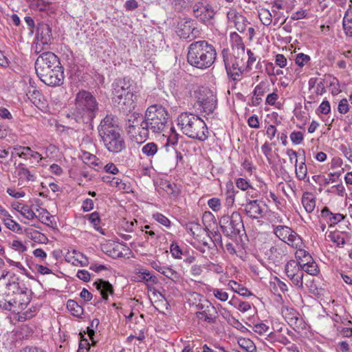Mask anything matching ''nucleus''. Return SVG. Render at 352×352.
<instances>
[{"mask_svg": "<svg viewBox=\"0 0 352 352\" xmlns=\"http://www.w3.org/2000/svg\"><path fill=\"white\" fill-rule=\"evenodd\" d=\"M290 140L294 144H300L304 140V135L301 131H293L290 134Z\"/></svg>", "mask_w": 352, "mask_h": 352, "instance_id": "13d9d810", "label": "nucleus"}, {"mask_svg": "<svg viewBox=\"0 0 352 352\" xmlns=\"http://www.w3.org/2000/svg\"><path fill=\"white\" fill-rule=\"evenodd\" d=\"M132 83L128 78L116 79L112 84L113 101L120 105L132 104Z\"/></svg>", "mask_w": 352, "mask_h": 352, "instance_id": "39448f33", "label": "nucleus"}, {"mask_svg": "<svg viewBox=\"0 0 352 352\" xmlns=\"http://www.w3.org/2000/svg\"><path fill=\"white\" fill-rule=\"evenodd\" d=\"M318 110L322 114H329L331 111V106L329 102L326 100H323L320 104Z\"/></svg>", "mask_w": 352, "mask_h": 352, "instance_id": "774afa93", "label": "nucleus"}, {"mask_svg": "<svg viewBox=\"0 0 352 352\" xmlns=\"http://www.w3.org/2000/svg\"><path fill=\"white\" fill-rule=\"evenodd\" d=\"M297 249L298 250L296 252V258L298 260L296 261L297 263H306V261L312 259V257L309 252L302 249V247L298 248Z\"/></svg>", "mask_w": 352, "mask_h": 352, "instance_id": "49530a36", "label": "nucleus"}, {"mask_svg": "<svg viewBox=\"0 0 352 352\" xmlns=\"http://www.w3.org/2000/svg\"><path fill=\"white\" fill-rule=\"evenodd\" d=\"M60 65L58 56L51 52H46L41 54L35 62V69L38 77L41 76V72H45L44 69L48 72L51 69H55L56 67Z\"/></svg>", "mask_w": 352, "mask_h": 352, "instance_id": "9d476101", "label": "nucleus"}, {"mask_svg": "<svg viewBox=\"0 0 352 352\" xmlns=\"http://www.w3.org/2000/svg\"><path fill=\"white\" fill-rule=\"evenodd\" d=\"M109 152L118 153L126 147L125 142L121 133L102 141Z\"/></svg>", "mask_w": 352, "mask_h": 352, "instance_id": "6ab92c4d", "label": "nucleus"}, {"mask_svg": "<svg viewBox=\"0 0 352 352\" xmlns=\"http://www.w3.org/2000/svg\"><path fill=\"white\" fill-rule=\"evenodd\" d=\"M230 42L231 47L234 53H236V56L245 54V46L243 41V38L236 32H232L230 34Z\"/></svg>", "mask_w": 352, "mask_h": 352, "instance_id": "393cba45", "label": "nucleus"}, {"mask_svg": "<svg viewBox=\"0 0 352 352\" xmlns=\"http://www.w3.org/2000/svg\"><path fill=\"white\" fill-rule=\"evenodd\" d=\"M168 116V111L162 105H151L146 110L143 120H139L135 118L133 120H128V132L135 135L137 141L144 142L150 131L153 133H161L164 131Z\"/></svg>", "mask_w": 352, "mask_h": 352, "instance_id": "f257e3e1", "label": "nucleus"}, {"mask_svg": "<svg viewBox=\"0 0 352 352\" xmlns=\"http://www.w3.org/2000/svg\"><path fill=\"white\" fill-rule=\"evenodd\" d=\"M327 238L329 241L336 243L338 246L344 245L345 244L344 239L338 232H331L328 234Z\"/></svg>", "mask_w": 352, "mask_h": 352, "instance_id": "864d4df0", "label": "nucleus"}, {"mask_svg": "<svg viewBox=\"0 0 352 352\" xmlns=\"http://www.w3.org/2000/svg\"><path fill=\"white\" fill-rule=\"evenodd\" d=\"M216 58L214 47L205 40L195 41L188 46L187 60L195 67L208 69L214 64Z\"/></svg>", "mask_w": 352, "mask_h": 352, "instance_id": "f03ea898", "label": "nucleus"}, {"mask_svg": "<svg viewBox=\"0 0 352 352\" xmlns=\"http://www.w3.org/2000/svg\"><path fill=\"white\" fill-rule=\"evenodd\" d=\"M302 204L307 213H311L316 208V198L311 192L303 193L301 199Z\"/></svg>", "mask_w": 352, "mask_h": 352, "instance_id": "c756f323", "label": "nucleus"}, {"mask_svg": "<svg viewBox=\"0 0 352 352\" xmlns=\"http://www.w3.org/2000/svg\"><path fill=\"white\" fill-rule=\"evenodd\" d=\"M310 60L311 58L309 56L303 53H299L296 56L295 63L300 67H302L307 65L310 61Z\"/></svg>", "mask_w": 352, "mask_h": 352, "instance_id": "6e6d98bb", "label": "nucleus"}, {"mask_svg": "<svg viewBox=\"0 0 352 352\" xmlns=\"http://www.w3.org/2000/svg\"><path fill=\"white\" fill-rule=\"evenodd\" d=\"M153 218L161 225L166 227H170V221L164 214L160 212H155L153 214Z\"/></svg>", "mask_w": 352, "mask_h": 352, "instance_id": "3c124183", "label": "nucleus"}, {"mask_svg": "<svg viewBox=\"0 0 352 352\" xmlns=\"http://www.w3.org/2000/svg\"><path fill=\"white\" fill-rule=\"evenodd\" d=\"M208 205L214 212H217L221 209V201L219 198H211L208 201Z\"/></svg>", "mask_w": 352, "mask_h": 352, "instance_id": "0e129e2a", "label": "nucleus"}, {"mask_svg": "<svg viewBox=\"0 0 352 352\" xmlns=\"http://www.w3.org/2000/svg\"><path fill=\"white\" fill-rule=\"evenodd\" d=\"M227 18L228 22L230 23H233L239 32H243L245 31L248 22L246 18L239 13L236 10L230 9L227 12Z\"/></svg>", "mask_w": 352, "mask_h": 352, "instance_id": "4be33fe9", "label": "nucleus"}, {"mask_svg": "<svg viewBox=\"0 0 352 352\" xmlns=\"http://www.w3.org/2000/svg\"><path fill=\"white\" fill-rule=\"evenodd\" d=\"M287 247L284 243L276 244L265 252V258L270 263L276 266L282 264L287 258Z\"/></svg>", "mask_w": 352, "mask_h": 352, "instance_id": "ddd939ff", "label": "nucleus"}, {"mask_svg": "<svg viewBox=\"0 0 352 352\" xmlns=\"http://www.w3.org/2000/svg\"><path fill=\"white\" fill-rule=\"evenodd\" d=\"M338 110L341 114H346L349 111V105L347 99L343 98L339 102Z\"/></svg>", "mask_w": 352, "mask_h": 352, "instance_id": "338daca9", "label": "nucleus"}, {"mask_svg": "<svg viewBox=\"0 0 352 352\" xmlns=\"http://www.w3.org/2000/svg\"><path fill=\"white\" fill-rule=\"evenodd\" d=\"M67 309L72 315L76 317H80L83 314L82 307L74 300H69L67 302Z\"/></svg>", "mask_w": 352, "mask_h": 352, "instance_id": "4c0bfd02", "label": "nucleus"}, {"mask_svg": "<svg viewBox=\"0 0 352 352\" xmlns=\"http://www.w3.org/2000/svg\"><path fill=\"white\" fill-rule=\"evenodd\" d=\"M41 72V76L38 77L41 81L48 86H60L64 81L63 69L60 65L54 69H51L49 72L44 69Z\"/></svg>", "mask_w": 352, "mask_h": 352, "instance_id": "2eb2a0df", "label": "nucleus"}, {"mask_svg": "<svg viewBox=\"0 0 352 352\" xmlns=\"http://www.w3.org/2000/svg\"><path fill=\"white\" fill-rule=\"evenodd\" d=\"M236 186L243 191L252 188L249 182L243 178H238L236 181Z\"/></svg>", "mask_w": 352, "mask_h": 352, "instance_id": "69168bd1", "label": "nucleus"}, {"mask_svg": "<svg viewBox=\"0 0 352 352\" xmlns=\"http://www.w3.org/2000/svg\"><path fill=\"white\" fill-rule=\"evenodd\" d=\"M5 226L10 230L15 232H21L22 228L21 226L15 221L12 219V217L5 219L3 222Z\"/></svg>", "mask_w": 352, "mask_h": 352, "instance_id": "8fccbe9b", "label": "nucleus"}, {"mask_svg": "<svg viewBox=\"0 0 352 352\" xmlns=\"http://www.w3.org/2000/svg\"><path fill=\"white\" fill-rule=\"evenodd\" d=\"M88 220L93 225L94 229L101 234H104L102 228L99 226L100 223V218L97 212H94L91 214L87 215Z\"/></svg>", "mask_w": 352, "mask_h": 352, "instance_id": "79ce46f5", "label": "nucleus"}, {"mask_svg": "<svg viewBox=\"0 0 352 352\" xmlns=\"http://www.w3.org/2000/svg\"><path fill=\"white\" fill-rule=\"evenodd\" d=\"M252 329L255 333L262 335L268 331L269 327L263 322H258L254 324Z\"/></svg>", "mask_w": 352, "mask_h": 352, "instance_id": "e2e57ef3", "label": "nucleus"}, {"mask_svg": "<svg viewBox=\"0 0 352 352\" xmlns=\"http://www.w3.org/2000/svg\"><path fill=\"white\" fill-rule=\"evenodd\" d=\"M192 24V21L190 19H186L184 21L178 23L177 32L182 38H190V34L193 30Z\"/></svg>", "mask_w": 352, "mask_h": 352, "instance_id": "a878e982", "label": "nucleus"}, {"mask_svg": "<svg viewBox=\"0 0 352 352\" xmlns=\"http://www.w3.org/2000/svg\"><path fill=\"white\" fill-rule=\"evenodd\" d=\"M199 309L201 311L196 313V316L199 320H202L209 324L216 323L218 318L217 307L210 303H208L206 305H201Z\"/></svg>", "mask_w": 352, "mask_h": 352, "instance_id": "a211bd4d", "label": "nucleus"}, {"mask_svg": "<svg viewBox=\"0 0 352 352\" xmlns=\"http://www.w3.org/2000/svg\"><path fill=\"white\" fill-rule=\"evenodd\" d=\"M219 225L224 235L229 237L239 234L244 228L241 215L236 211L230 215L222 216L219 220Z\"/></svg>", "mask_w": 352, "mask_h": 352, "instance_id": "423d86ee", "label": "nucleus"}, {"mask_svg": "<svg viewBox=\"0 0 352 352\" xmlns=\"http://www.w3.org/2000/svg\"><path fill=\"white\" fill-rule=\"evenodd\" d=\"M177 124L182 133L190 138L204 141L208 138L209 132L206 124L195 114L182 113L177 118Z\"/></svg>", "mask_w": 352, "mask_h": 352, "instance_id": "7ed1b4c3", "label": "nucleus"}, {"mask_svg": "<svg viewBox=\"0 0 352 352\" xmlns=\"http://www.w3.org/2000/svg\"><path fill=\"white\" fill-rule=\"evenodd\" d=\"M158 151V146L155 142H148L143 145L141 151L148 157H153Z\"/></svg>", "mask_w": 352, "mask_h": 352, "instance_id": "ea45409f", "label": "nucleus"}, {"mask_svg": "<svg viewBox=\"0 0 352 352\" xmlns=\"http://www.w3.org/2000/svg\"><path fill=\"white\" fill-rule=\"evenodd\" d=\"M269 85L266 82H261L254 89V96L262 97L269 91Z\"/></svg>", "mask_w": 352, "mask_h": 352, "instance_id": "09e8293b", "label": "nucleus"}, {"mask_svg": "<svg viewBox=\"0 0 352 352\" xmlns=\"http://www.w3.org/2000/svg\"><path fill=\"white\" fill-rule=\"evenodd\" d=\"M136 276L138 281L151 282L153 283L157 282V278L151 275L148 270L144 268L138 269Z\"/></svg>", "mask_w": 352, "mask_h": 352, "instance_id": "f704fd0d", "label": "nucleus"}, {"mask_svg": "<svg viewBox=\"0 0 352 352\" xmlns=\"http://www.w3.org/2000/svg\"><path fill=\"white\" fill-rule=\"evenodd\" d=\"M299 263L300 270H302V272H305L307 274L312 275V276H316L320 272L318 265L312 259L306 261V263Z\"/></svg>", "mask_w": 352, "mask_h": 352, "instance_id": "72a5a7b5", "label": "nucleus"}, {"mask_svg": "<svg viewBox=\"0 0 352 352\" xmlns=\"http://www.w3.org/2000/svg\"><path fill=\"white\" fill-rule=\"evenodd\" d=\"M258 16L264 25L268 26L272 22V14L267 9H261L258 12Z\"/></svg>", "mask_w": 352, "mask_h": 352, "instance_id": "c03bdc74", "label": "nucleus"}, {"mask_svg": "<svg viewBox=\"0 0 352 352\" xmlns=\"http://www.w3.org/2000/svg\"><path fill=\"white\" fill-rule=\"evenodd\" d=\"M5 287L9 294H11L12 297L21 292H28V289L25 287V284L15 276H12L9 278Z\"/></svg>", "mask_w": 352, "mask_h": 352, "instance_id": "b1692460", "label": "nucleus"}, {"mask_svg": "<svg viewBox=\"0 0 352 352\" xmlns=\"http://www.w3.org/2000/svg\"><path fill=\"white\" fill-rule=\"evenodd\" d=\"M162 274L174 282L179 281L181 278L179 273L169 266H164Z\"/></svg>", "mask_w": 352, "mask_h": 352, "instance_id": "37998d69", "label": "nucleus"}, {"mask_svg": "<svg viewBox=\"0 0 352 352\" xmlns=\"http://www.w3.org/2000/svg\"><path fill=\"white\" fill-rule=\"evenodd\" d=\"M265 204L262 200L246 199V204L244 206L245 214L251 219H259L263 217L264 214Z\"/></svg>", "mask_w": 352, "mask_h": 352, "instance_id": "f3484780", "label": "nucleus"}, {"mask_svg": "<svg viewBox=\"0 0 352 352\" xmlns=\"http://www.w3.org/2000/svg\"><path fill=\"white\" fill-rule=\"evenodd\" d=\"M228 287L235 293L243 296H250L252 294L245 287L239 284L234 280H230L228 283Z\"/></svg>", "mask_w": 352, "mask_h": 352, "instance_id": "c9c22d12", "label": "nucleus"}, {"mask_svg": "<svg viewBox=\"0 0 352 352\" xmlns=\"http://www.w3.org/2000/svg\"><path fill=\"white\" fill-rule=\"evenodd\" d=\"M285 271L292 285L298 289H303L304 272L300 270L299 263L294 260L289 261L285 266Z\"/></svg>", "mask_w": 352, "mask_h": 352, "instance_id": "9b49d317", "label": "nucleus"}, {"mask_svg": "<svg viewBox=\"0 0 352 352\" xmlns=\"http://www.w3.org/2000/svg\"><path fill=\"white\" fill-rule=\"evenodd\" d=\"M342 28L346 36H352V6H349L342 19Z\"/></svg>", "mask_w": 352, "mask_h": 352, "instance_id": "c85d7f7f", "label": "nucleus"}, {"mask_svg": "<svg viewBox=\"0 0 352 352\" xmlns=\"http://www.w3.org/2000/svg\"><path fill=\"white\" fill-rule=\"evenodd\" d=\"M20 214L28 220H32L36 217L33 210L27 205L21 207Z\"/></svg>", "mask_w": 352, "mask_h": 352, "instance_id": "4d7b16f0", "label": "nucleus"}, {"mask_svg": "<svg viewBox=\"0 0 352 352\" xmlns=\"http://www.w3.org/2000/svg\"><path fill=\"white\" fill-rule=\"evenodd\" d=\"M94 285L100 293L103 300H107L109 294H112L113 293V286L108 281L98 280V281L94 282Z\"/></svg>", "mask_w": 352, "mask_h": 352, "instance_id": "bb28decb", "label": "nucleus"}, {"mask_svg": "<svg viewBox=\"0 0 352 352\" xmlns=\"http://www.w3.org/2000/svg\"><path fill=\"white\" fill-rule=\"evenodd\" d=\"M213 296L222 302H226L228 299V294L222 289L212 288L210 290Z\"/></svg>", "mask_w": 352, "mask_h": 352, "instance_id": "603ef678", "label": "nucleus"}, {"mask_svg": "<svg viewBox=\"0 0 352 352\" xmlns=\"http://www.w3.org/2000/svg\"><path fill=\"white\" fill-rule=\"evenodd\" d=\"M170 131H172V133L168 137L167 142L164 146L166 151H168V148L170 146H175L178 142V135L175 133V129L173 128H171Z\"/></svg>", "mask_w": 352, "mask_h": 352, "instance_id": "5fc2aeb1", "label": "nucleus"}, {"mask_svg": "<svg viewBox=\"0 0 352 352\" xmlns=\"http://www.w3.org/2000/svg\"><path fill=\"white\" fill-rule=\"evenodd\" d=\"M65 259L74 266L85 267L89 265L87 257L76 250L68 251L65 256Z\"/></svg>", "mask_w": 352, "mask_h": 352, "instance_id": "5701e85b", "label": "nucleus"}, {"mask_svg": "<svg viewBox=\"0 0 352 352\" xmlns=\"http://www.w3.org/2000/svg\"><path fill=\"white\" fill-rule=\"evenodd\" d=\"M238 344L241 348L247 352H254L256 350L255 344L250 339L240 338L238 340Z\"/></svg>", "mask_w": 352, "mask_h": 352, "instance_id": "a18cd8bd", "label": "nucleus"}, {"mask_svg": "<svg viewBox=\"0 0 352 352\" xmlns=\"http://www.w3.org/2000/svg\"><path fill=\"white\" fill-rule=\"evenodd\" d=\"M170 252L175 258H181L182 250L176 242H173L170 246Z\"/></svg>", "mask_w": 352, "mask_h": 352, "instance_id": "052dcab7", "label": "nucleus"}, {"mask_svg": "<svg viewBox=\"0 0 352 352\" xmlns=\"http://www.w3.org/2000/svg\"><path fill=\"white\" fill-rule=\"evenodd\" d=\"M341 175L340 173H331L329 174L330 177H325L321 175H316L312 176V179L318 184L322 186H327L330 183L336 182V179H338Z\"/></svg>", "mask_w": 352, "mask_h": 352, "instance_id": "7c9ffc66", "label": "nucleus"}, {"mask_svg": "<svg viewBox=\"0 0 352 352\" xmlns=\"http://www.w3.org/2000/svg\"><path fill=\"white\" fill-rule=\"evenodd\" d=\"M80 157L83 162L90 167L98 166L99 159L95 155L87 151H82Z\"/></svg>", "mask_w": 352, "mask_h": 352, "instance_id": "e433bc0d", "label": "nucleus"}, {"mask_svg": "<svg viewBox=\"0 0 352 352\" xmlns=\"http://www.w3.org/2000/svg\"><path fill=\"white\" fill-rule=\"evenodd\" d=\"M221 54L228 76L233 80H239L244 71L243 67L240 66L243 58L240 59L239 56L230 55L228 49H223Z\"/></svg>", "mask_w": 352, "mask_h": 352, "instance_id": "0eeeda50", "label": "nucleus"}, {"mask_svg": "<svg viewBox=\"0 0 352 352\" xmlns=\"http://www.w3.org/2000/svg\"><path fill=\"white\" fill-rule=\"evenodd\" d=\"M23 150L24 151L25 157H23V159L25 160L33 158L38 162L43 159V157L38 152L32 150L29 146H24Z\"/></svg>", "mask_w": 352, "mask_h": 352, "instance_id": "de8ad7c7", "label": "nucleus"}, {"mask_svg": "<svg viewBox=\"0 0 352 352\" xmlns=\"http://www.w3.org/2000/svg\"><path fill=\"white\" fill-rule=\"evenodd\" d=\"M203 94L198 98L197 103L201 110L206 114L212 113L217 107V98L213 93L208 89H204Z\"/></svg>", "mask_w": 352, "mask_h": 352, "instance_id": "dca6fc26", "label": "nucleus"}, {"mask_svg": "<svg viewBox=\"0 0 352 352\" xmlns=\"http://www.w3.org/2000/svg\"><path fill=\"white\" fill-rule=\"evenodd\" d=\"M303 157L299 164H295V173L298 179L305 181L307 177V167L305 164V155L304 150H302Z\"/></svg>", "mask_w": 352, "mask_h": 352, "instance_id": "2f4dec72", "label": "nucleus"}, {"mask_svg": "<svg viewBox=\"0 0 352 352\" xmlns=\"http://www.w3.org/2000/svg\"><path fill=\"white\" fill-rule=\"evenodd\" d=\"M30 302V296L28 294V292H21L14 296L11 300H10L11 307L10 311L19 313V311L25 309Z\"/></svg>", "mask_w": 352, "mask_h": 352, "instance_id": "412c9836", "label": "nucleus"}, {"mask_svg": "<svg viewBox=\"0 0 352 352\" xmlns=\"http://www.w3.org/2000/svg\"><path fill=\"white\" fill-rule=\"evenodd\" d=\"M273 233L280 241L294 248L302 247V238L288 226L280 225L274 226Z\"/></svg>", "mask_w": 352, "mask_h": 352, "instance_id": "6e6552de", "label": "nucleus"}, {"mask_svg": "<svg viewBox=\"0 0 352 352\" xmlns=\"http://www.w3.org/2000/svg\"><path fill=\"white\" fill-rule=\"evenodd\" d=\"M52 32L50 26L47 24L42 25L38 30L37 44L39 42L43 44H48L52 40Z\"/></svg>", "mask_w": 352, "mask_h": 352, "instance_id": "cd10ccee", "label": "nucleus"}, {"mask_svg": "<svg viewBox=\"0 0 352 352\" xmlns=\"http://www.w3.org/2000/svg\"><path fill=\"white\" fill-rule=\"evenodd\" d=\"M24 148V146H19V145H15L12 147L9 148V149H11V160L14 158L16 156H18L21 158L25 157L24 151L23 150Z\"/></svg>", "mask_w": 352, "mask_h": 352, "instance_id": "bf43d9fd", "label": "nucleus"}, {"mask_svg": "<svg viewBox=\"0 0 352 352\" xmlns=\"http://www.w3.org/2000/svg\"><path fill=\"white\" fill-rule=\"evenodd\" d=\"M235 190L233 187L228 189L226 193V205L227 207H231L234 203Z\"/></svg>", "mask_w": 352, "mask_h": 352, "instance_id": "680f3d73", "label": "nucleus"}, {"mask_svg": "<svg viewBox=\"0 0 352 352\" xmlns=\"http://www.w3.org/2000/svg\"><path fill=\"white\" fill-rule=\"evenodd\" d=\"M328 83L330 86L334 87L335 90L333 89L332 91L333 94H337L340 91L338 80L330 74H326L324 78L320 79L317 83L315 90L316 94L317 96H322L326 93L325 85Z\"/></svg>", "mask_w": 352, "mask_h": 352, "instance_id": "aec40b11", "label": "nucleus"}, {"mask_svg": "<svg viewBox=\"0 0 352 352\" xmlns=\"http://www.w3.org/2000/svg\"><path fill=\"white\" fill-rule=\"evenodd\" d=\"M12 298L11 294H9L6 287L1 290L0 289V307L6 310H11L10 300Z\"/></svg>", "mask_w": 352, "mask_h": 352, "instance_id": "58836bf2", "label": "nucleus"}, {"mask_svg": "<svg viewBox=\"0 0 352 352\" xmlns=\"http://www.w3.org/2000/svg\"><path fill=\"white\" fill-rule=\"evenodd\" d=\"M97 129L101 141L121 133L118 119L112 114H107L100 121Z\"/></svg>", "mask_w": 352, "mask_h": 352, "instance_id": "1a4fd4ad", "label": "nucleus"}, {"mask_svg": "<svg viewBox=\"0 0 352 352\" xmlns=\"http://www.w3.org/2000/svg\"><path fill=\"white\" fill-rule=\"evenodd\" d=\"M186 229L193 237L199 236L202 232L201 225L195 221H191L186 223Z\"/></svg>", "mask_w": 352, "mask_h": 352, "instance_id": "a19ab883", "label": "nucleus"}, {"mask_svg": "<svg viewBox=\"0 0 352 352\" xmlns=\"http://www.w3.org/2000/svg\"><path fill=\"white\" fill-rule=\"evenodd\" d=\"M281 314L288 324L292 327L294 331L299 333L306 329V324L304 320L294 308L283 307L281 309Z\"/></svg>", "mask_w": 352, "mask_h": 352, "instance_id": "4468645a", "label": "nucleus"}, {"mask_svg": "<svg viewBox=\"0 0 352 352\" xmlns=\"http://www.w3.org/2000/svg\"><path fill=\"white\" fill-rule=\"evenodd\" d=\"M98 110V103L96 98L89 91H80L75 99L74 115L78 122L92 121Z\"/></svg>", "mask_w": 352, "mask_h": 352, "instance_id": "20e7f679", "label": "nucleus"}, {"mask_svg": "<svg viewBox=\"0 0 352 352\" xmlns=\"http://www.w3.org/2000/svg\"><path fill=\"white\" fill-rule=\"evenodd\" d=\"M194 16L204 23H210L216 14L213 7L206 1L195 3L192 8Z\"/></svg>", "mask_w": 352, "mask_h": 352, "instance_id": "f8f14e48", "label": "nucleus"}, {"mask_svg": "<svg viewBox=\"0 0 352 352\" xmlns=\"http://www.w3.org/2000/svg\"><path fill=\"white\" fill-rule=\"evenodd\" d=\"M19 179H25L27 182H34L36 180V175L32 173L24 164L19 163L16 167Z\"/></svg>", "mask_w": 352, "mask_h": 352, "instance_id": "473e14b6", "label": "nucleus"}]
</instances>
